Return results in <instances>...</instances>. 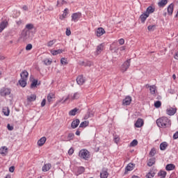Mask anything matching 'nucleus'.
Wrapping results in <instances>:
<instances>
[{
	"mask_svg": "<svg viewBox=\"0 0 178 178\" xmlns=\"http://www.w3.org/2000/svg\"><path fill=\"white\" fill-rule=\"evenodd\" d=\"M156 123L158 127L166 129L172 126V121L168 117H161L156 120Z\"/></svg>",
	"mask_w": 178,
	"mask_h": 178,
	"instance_id": "nucleus-1",
	"label": "nucleus"
},
{
	"mask_svg": "<svg viewBox=\"0 0 178 178\" xmlns=\"http://www.w3.org/2000/svg\"><path fill=\"white\" fill-rule=\"evenodd\" d=\"M79 156L81 159L88 161L90 159V152L87 149H82L79 152Z\"/></svg>",
	"mask_w": 178,
	"mask_h": 178,
	"instance_id": "nucleus-2",
	"label": "nucleus"
},
{
	"mask_svg": "<svg viewBox=\"0 0 178 178\" xmlns=\"http://www.w3.org/2000/svg\"><path fill=\"white\" fill-rule=\"evenodd\" d=\"M130 63H131V60H127L121 66V71L122 73H124V72H127V69L130 67Z\"/></svg>",
	"mask_w": 178,
	"mask_h": 178,
	"instance_id": "nucleus-3",
	"label": "nucleus"
},
{
	"mask_svg": "<svg viewBox=\"0 0 178 178\" xmlns=\"http://www.w3.org/2000/svg\"><path fill=\"white\" fill-rule=\"evenodd\" d=\"M10 88H2L0 90V95L1 97H6L8 95H10Z\"/></svg>",
	"mask_w": 178,
	"mask_h": 178,
	"instance_id": "nucleus-4",
	"label": "nucleus"
},
{
	"mask_svg": "<svg viewBox=\"0 0 178 178\" xmlns=\"http://www.w3.org/2000/svg\"><path fill=\"white\" fill-rule=\"evenodd\" d=\"M72 22H74V23L79 22V19L80 17H81V13H74L72 15Z\"/></svg>",
	"mask_w": 178,
	"mask_h": 178,
	"instance_id": "nucleus-5",
	"label": "nucleus"
},
{
	"mask_svg": "<svg viewBox=\"0 0 178 178\" xmlns=\"http://www.w3.org/2000/svg\"><path fill=\"white\" fill-rule=\"evenodd\" d=\"M105 48V45L104 43H101L100 44L97 46L96 51L95 52V55H99L102 51H104V49Z\"/></svg>",
	"mask_w": 178,
	"mask_h": 178,
	"instance_id": "nucleus-6",
	"label": "nucleus"
},
{
	"mask_svg": "<svg viewBox=\"0 0 178 178\" xmlns=\"http://www.w3.org/2000/svg\"><path fill=\"white\" fill-rule=\"evenodd\" d=\"M76 83L79 86H83L86 83V79L83 75H79L76 79Z\"/></svg>",
	"mask_w": 178,
	"mask_h": 178,
	"instance_id": "nucleus-7",
	"label": "nucleus"
},
{
	"mask_svg": "<svg viewBox=\"0 0 178 178\" xmlns=\"http://www.w3.org/2000/svg\"><path fill=\"white\" fill-rule=\"evenodd\" d=\"M131 104V97L127 96L123 100H122V105L124 106H127Z\"/></svg>",
	"mask_w": 178,
	"mask_h": 178,
	"instance_id": "nucleus-8",
	"label": "nucleus"
},
{
	"mask_svg": "<svg viewBox=\"0 0 178 178\" xmlns=\"http://www.w3.org/2000/svg\"><path fill=\"white\" fill-rule=\"evenodd\" d=\"M79 65L81 66H85L86 67H91V66L94 65V63H92V61H80Z\"/></svg>",
	"mask_w": 178,
	"mask_h": 178,
	"instance_id": "nucleus-9",
	"label": "nucleus"
},
{
	"mask_svg": "<svg viewBox=\"0 0 178 178\" xmlns=\"http://www.w3.org/2000/svg\"><path fill=\"white\" fill-rule=\"evenodd\" d=\"M9 23L8 22L7 20H4L0 23V33H2L6 27H8Z\"/></svg>",
	"mask_w": 178,
	"mask_h": 178,
	"instance_id": "nucleus-10",
	"label": "nucleus"
},
{
	"mask_svg": "<svg viewBox=\"0 0 178 178\" xmlns=\"http://www.w3.org/2000/svg\"><path fill=\"white\" fill-rule=\"evenodd\" d=\"M177 111V108L170 107V108H168L166 110V113L167 115H169V116H173V115L176 113Z\"/></svg>",
	"mask_w": 178,
	"mask_h": 178,
	"instance_id": "nucleus-11",
	"label": "nucleus"
},
{
	"mask_svg": "<svg viewBox=\"0 0 178 178\" xmlns=\"http://www.w3.org/2000/svg\"><path fill=\"white\" fill-rule=\"evenodd\" d=\"M51 168H52V165L49 163L44 164V165L42 168V172H49L51 170Z\"/></svg>",
	"mask_w": 178,
	"mask_h": 178,
	"instance_id": "nucleus-12",
	"label": "nucleus"
},
{
	"mask_svg": "<svg viewBox=\"0 0 178 178\" xmlns=\"http://www.w3.org/2000/svg\"><path fill=\"white\" fill-rule=\"evenodd\" d=\"M149 17V15L147 13L144 12L142 15H140L139 19H140L141 23H145L147 18Z\"/></svg>",
	"mask_w": 178,
	"mask_h": 178,
	"instance_id": "nucleus-13",
	"label": "nucleus"
},
{
	"mask_svg": "<svg viewBox=\"0 0 178 178\" xmlns=\"http://www.w3.org/2000/svg\"><path fill=\"white\" fill-rule=\"evenodd\" d=\"M104 34H105V29L102 27L98 28L96 31L97 37H101L102 35H104Z\"/></svg>",
	"mask_w": 178,
	"mask_h": 178,
	"instance_id": "nucleus-14",
	"label": "nucleus"
},
{
	"mask_svg": "<svg viewBox=\"0 0 178 178\" xmlns=\"http://www.w3.org/2000/svg\"><path fill=\"white\" fill-rule=\"evenodd\" d=\"M143 126H144V120L141 118H138L135 123V127L140 128L143 127Z\"/></svg>",
	"mask_w": 178,
	"mask_h": 178,
	"instance_id": "nucleus-15",
	"label": "nucleus"
},
{
	"mask_svg": "<svg viewBox=\"0 0 178 178\" xmlns=\"http://www.w3.org/2000/svg\"><path fill=\"white\" fill-rule=\"evenodd\" d=\"M147 88H149L150 93L152 95H155V91H156V86L155 85L149 86L148 84L146 85Z\"/></svg>",
	"mask_w": 178,
	"mask_h": 178,
	"instance_id": "nucleus-16",
	"label": "nucleus"
},
{
	"mask_svg": "<svg viewBox=\"0 0 178 178\" xmlns=\"http://www.w3.org/2000/svg\"><path fill=\"white\" fill-rule=\"evenodd\" d=\"M79 124H80V120L76 119L75 120H73L71 124L72 129H76V127H79Z\"/></svg>",
	"mask_w": 178,
	"mask_h": 178,
	"instance_id": "nucleus-17",
	"label": "nucleus"
},
{
	"mask_svg": "<svg viewBox=\"0 0 178 178\" xmlns=\"http://www.w3.org/2000/svg\"><path fill=\"white\" fill-rule=\"evenodd\" d=\"M175 8V4L173 3H170L168 8H167V10H168V13L170 16H172L173 15V9Z\"/></svg>",
	"mask_w": 178,
	"mask_h": 178,
	"instance_id": "nucleus-18",
	"label": "nucleus"
},
{
	"mask_svg": "<svg viewBox=\"0 0 178 178\" xmlns=\"http://www.w3.org/2000/svg\"><path fill=\"white\" fill-rule=\"evenodd\" d=\"M133 169H134V164L129 163L125 168L124 175H126L127 173V172H131V170H133Z\"/></svg>",
	"mask_w": 178,
	"mask_h": 178,
	"instance_id": "nucleus-19",
	"label": "nucleus"
},
{
	"mask_svg": "<svg viewBox=\"0 0 178 178\" xmlns=\"http://www.w3.org/2000/svg\"><path fill=\"white\" fill-rule=\"evenodd\" d=\"M109 173H108V170H102L100 172V178H108Z\"/></svg>",
	"mask_w": 178,
	"mask_h": 178,
	"instance_id": "nucleus-20",
	"label": "nucleus"
},
{
	"mask_svg": "<svg viewBox=\"0 0 178 178\" xmlns=\"http://www.w3.org/2000/svg\"><path fill=\"white\" fill-rule=\"evenodd\" d=\"M0 154L5 156L8 154V147L3 146L0 148Z\"/></svg>",
	"mask_w": 178,
	"mask_h": 178,
	"instance_id": "nucleus-21",
	"label": "nucleus"
},
{
	"mask_svg": "<svg viewBox=\"0 0 178 178\" xmlns=\"http://www.w3.org/2000/svg\"><path fill=\"white\" fill-rule=\"evenodd\" d=\"M45 141H47V138L45 136L42 137L38 141V145L39 147H42L44 144H45Z\"/></svg>",
	"mask_w": 178,
	"mask_h": 178,
	"instance_id": "nucleus-22",
	"label": "nucleus"
},
{
	"mask_svg": "<svg viewBox=\"0 0 178 178\" xmlns=\"http://www.w3.org/2000/svg\"><path fill=\"white\" fill-rule=\"evenodd\" d=\"M155 12V8L152 7V6H149L146 11H145V13H147L149 16L150 13H154Z\"/></svg>",
	"mask_w": 178,
	"mask_h": 178,
	"instance_id": "nucleus-23",
	"label": "nucleus"
},
{
	"mask_svg": "<svg viewBox=\"0 0 178 178\" xmlns=\"http://www.w3.org/2000/svg\"><path fill=\"white\" fill-rule=\"evenodd\" d=\"M35 99H37V95L34 94L27 96L28 102H33V101H35Z\"/></svg>",
	"mask_w": 178,
	"mask_h": 178,
	"instance_id": "nucleus-24",
	"label": "nucleus"
},
{
	"mask_svg": "<svg viewBox=\"0 0 178 178\" xmlns=\"http://www.w3.org/2000/svg\"><path fill=\"white\" fill-rule=\"evenodd\" d=\"M18 83L21 87L24 88L27 86V79H23L21 78V79L19 80Z\"/></svg>",
	"mask_w": 178,
	"mask_h": 178,
	"instance_id": "nucleus-25",
	"label": "nucleus"
},
{
	"mask_svg": "<svg viewBox=\"0 0 178 178\" xmlns=\"http://www.w3.org/2000/svg\"><path fill=\"white\" fill-rule=\"evenodd\" d=\"M175 169H176V165H175V164L170 163L165 166V170L168 171L175 170Z\"/></svg>",
	"mask_w": 178,
	"mask_h": 178,
	"instance_id": "nucleus-26",
	"label": "nucleus"
},
{
	"mask_svg": "<svg viewBox=\"0 0 178 178\" xmlns=\"http://www.w3.org/2000/svg\"><path fill=\"white\" fill-rule=\"evenodd\" d=\"M155 162H156V159L155 157L151 158L147 162V166L151 167L153 165H155Z\"/></svg>",
	"mask_w": 178,
	"mask_h": 178,
	"instance_id": "nucleus-27",
	"label": "nucleus"
},
{
	"mask_svg": "<svg viewBox=\"0 0 178 178\" xmlns=\"http://www.w3.org/2000/svg\"><path fill=\"white\" fill-rule=\"evenodd\" d=\"M21 79L27 80V77H29V72L26 70H24L21 74H20Z\"/></svg>",
	"mask_w": 178,
	"mask_h": 178,
	"instance_id": "nucleus-28",
	"label": "nucleus"
},
{
	"mask_svg": "<svg viewBox=\"0 0 178 178\" xmlns=\"http://www.w3.org/2000/svg\"><path fill=\"white\" fill-rule=\"evenodd\" d=\"M169 145L166 142H163L160 144V149L161 151H165L166 148Z\"/></svg>",
	"mask_w": 178,
	"mask_h": 178,
	"instance_id": "nucleus-29",
	"label": "nucleus"
},
{
	"mask_svg": "<svg viewBox=\"0 0 178 178\" xmlns=\"http://www.w3.org/2000/svg\"><path fill=\"white\" fill-rule=\"evenodd\" d=\"M64 51L63 49H58V50H51V55H59V54H62Z\"/></svg>",
	"mask_w": 178,
	"mask_h": 178,
	"instance_id": "nucleus-30",
	"label": "nucleus"
},
{
	"mask_svg": "<svg viewBox=\"0 0 178 178\" xmlns=\"http://www.w3.org/2000/svg\"><path fill=\"white\" fill-rule=\"evenodd\" d=\"M73 140H74V134L70 133L67 136V140H65L64 141H72Z\"/></svg>",
	"mask_w": 178,
	"mask_h": 178,
	"instance_id": "nucleus-31",
	"label": "nucleus"
},
{
	"mask_svg": "<svg viewBox=\"0 0 178 178\" xmlns=\"http://www.w3.org/2000/svg\"><path fill=\"white\" fill-rule=\"evenodd\" d=\"M88 124H90L89 121H83L80 124L79 128H86L88 126Z\"/></svg>",
	"mask_w": 178,
	"mask_h": 178,
	"instance_id": "nucleus-32",
	"label": "nucleus"
},
{
	"mask_svg": "<svg viewBox=\"0 0 178 178\" xmlns=\"http://www.w3.org/2000/svg\"><path fill=\"white\" fill-rule=\"evenodd\" d=\"M79 111V108H75L69 112L70 116H76V113H77V111Z\"/></svg>",
	"mask_w": 178,
	"mask_h": 178,
	"instance_id": "nucleus-33",
	"label": "nucleus"
},
{
	"mask_svg": "<svg viewBox=\"0 0 178 178\" xmlns=\"http://www.w3.org/2000/svg\"><path fill=\"white\" fill-rule=\"evenodd\" d=\"M168 3V0H161V1L159 2L158 5L160 8H163L165 5Z\"/></svg>",
	"mask_w": 178,
	"mask_h": 178,
	"instance_id": "nucleus-34",
	"label": "nucleus"
},
{
	"mask_svg": "<svg viewBox=\"0 0 178 178\" xmlns=\"http://www.w3.org/2000/svg\"><path fill=\"white\" fill-rule=\"evenodd\" d=\"M166 175H167L166 171H163V170H160L159 172L158 173V176H160L161 178L166 177Z\"/></svg>",
	"mask_w": 178,
	"mask_h": 178,
	"instance_id": "nucleus-35",
	"label": "nucleus"
},
{
	"mask_svg": "<svg viewBox=\"0 0 178 178\" xmlns=\"http://www.w3.org/2000/svg\"><path fill=\"white\" fill-rule=\"evenodd\" d=\"M38 85V80L33 79V81L31 84V88H34V87H37Z\"/></svg>",
	"mask_w": 178,
	"mask_h": 178,
	"instance_id": "nucleus-36",
	"label": "nucleus"
},
{
	"mask_svg": "<svg viewBox=\"0 0 178 178\" xmlns=\"http://www.w3.org/2000/svg\"><path fill=\"white\" fill-rule=\"evenodd\" d=\"M110 51H111V52L113 54H118V51H119V48L116 47H112L111 46L110 47Z\"/></svg>",
	"mask_w": 178,
	"mask_h": 178,
	"instance_id": "nucleus-37",
	"label": "nucleus"
},
{
	"mask_svg": "<svg viewBox=\"0 0 178 178\" xmlns=\"http://www.w3.org/2000/svg\"><path fill=\"white\" fill-rule=\"evenodd\" d=\"M86 170V168L84 167H79L77 170V175H82V173H84Z\"/></svg>",
	"mask_w": 178,
	"mask_h": 178,
	"instance_id": "nucleus-38",
	"label": "nucleus"
},
{
	"mask_svg": "<svg viewBox=\"0 0 178 178\" xmlns=\"http://www.w3.org/2000/svg\"><path fill=\"white\" fill-rule=\"evenodd\" d=\"M3 113L5 116H9V113H10V110H9V108H3Z\"/></svg>",
	"mask_w": 178,
	"mask_h": 178,
	"instance_id": "nucleus-39",
	"label": "nucleus"
},
{
	"mask_svg": "<svg viewBox=\"0 0 178 178\" xmlns=\"http://www.w3.org/2000/svg\"><path fill=\"white\" fill-rule=\"evenodd\" d=\"M56 42V40L54 39L52 40H50L47 42V47H53L54 44Z\"/></svg>",
	"mask_w": 178,
	"mask_h": 178,
	"instance_id": "nucleus-40",
	"label": "nucleus"
},
{
	"mask_svg": "<svg viewBox=\"0 0 178 178\" xmlns=\"http://www.w3.org/2000/svg\"><path fill=\"white\" fill-rule=\"evenodd\" d=\"M43 63L46 66H49V65H51V63H52V60H51L48 58H46L45 60H43Z\"/></svg>",
	"mask_w": 178,
	"mask_h": 178,
	"instance_id": "nucleus-41",
	"label": "nucleus"
},
{
	"mask_svg": "<svg viewBox=\"0 0 178 178\" xmlns=\"http://www.w3.org/2000/svg\"><path fill=\"white\" fill-rule=\"evenodd\" d=\"M155 176V172H152V171H150L146 175V178H154Z\"/></svg>",
	"mask_w": 178,
	"mask_h": 178,
	"instance_id": "nucleus-42",
	"label": "nucleus"
},
{
	"mask_svg": "<svg viewBox=\"0 0 178 178\" xmlns=\"http://www.w3.org/2000/svg\"><path fill=\"white\" fill-rule=\"evenodd\" d=\"M138 144V141L136 139H135L130 143V147H136V145H137Z\"/></svg>",
	"mask_w": 178,
	"mask_h": 178,
	"instance_id": "nucleus-43",
	"label": "nucleus"
},
{
	"mask_svg": "<svg viewBox=\"0 0 178 178\" xmlns=\"http://www.w3.org/2000/svg\"><path fill=\"white\" fill-rule=\"evenodd\" d=\"M79 98H80V93L79 92H75L72 97V99H79Z\"/></svg>",
	"mask_w": 178,
	"mask_h": 178,
	"instance_id": "nucleus-44",
	"label": "nucleus"
},
{
	"mask_svg": "<svg viewBox=\"0 0 178 178\" xmlns=\"http://www.w3.org/2000/svg\"><path fill=\"white\" fill-rule=\"evenodd\" d=\"M156 27V26H155V25H149L148 26H147V30L149 31H154V30H155V28Z\"/></svg>",
	"mask_w": 178,
	"mask_h": 178,
	"instance_id": "nucleus-45",
	"label": "nucleus"
},
{
	"mask_svg": "<svg viewBox=\"0 0 178 178\" xmlns=\"http://www.w3.org/2000/svg\"><path fill=\"white\" fill-rule=\"evenodd\" d=\"M26 29H27V30H33V29H34V25L33 24H27L26 25Z\"/></svg>",
	"mask_w": 178,
	"mask_h": 178,
	"instance_id": "nucleus-46",
	"label": "nucleus"
},
{
	"mask_svg": "<svg viewBox=\"0 0 178 178\" xmlns=\"http://www.w3.org/2000/svg\"><path fill=\"white\" fill-rule=\"evenodd\" d=\"M60 63H61V65H67V58H62L60 59Z\"/></svg>",
	"mask_w": 178,
	"mask_h": 178,
	"instance_id": "nucleus-47",
	"label": "nucleus"
},
{
	"mask_svg": "<svg viewBox=\"0 0 178 178\" xmlns=\"http://www.w3.org/2000/svg\"><path fill=\"white\" fill-rule=\"evenodd\" d=\"M52 98H54V94L49 93L47 95V101H48V102H51L52 101Z\"/></svg>",
	"mask_w": 178,
	"mask_h": 178,
	"instance_id": "nucleus-48",
	"label": "nucleus"
},
{
	"mask_svg": "<svg viewBox=\"0 0 178 178\" xmlns=\"http://www.w3.org/2000/svg\"><path fill=\"white\" fill-rule=\"evenodd\" d=\"M161 105L162 103L161 102V101H156V102H154L155 108H161Z\"/></svg>",
	"mask_w": 178,
	"mask_h": 178,
	"instance_id": "nucleus-49",
	"label": "nucleus"
},
{
	"mask_svg": "<svg viewBox=\"0 0 178 178\" xmlns=\"http://www.w3.org/2000/svg\"><path fill=\"white\" fill-rule=\"evenodd\" d=\"M33 49V44H28L26 47V51H31Z\"/></svg>",
	"mask_w": 178,
	"mask_h": 178,
	"instance_id": "nucleus-50",
	"label": "nucleus"
},
{
	"mask_svg": "<svg viewBox=\"0 0 178 178\" xmlns=\"http://www.w3.org/2000/svg\"><path fill=\"white\" fill-rule=\"evenodd\" d=\"M67 10H68L67 8H65L64 10V12H63V15H62L63 16V19H65L66 17V16H67Z\"/></svg>",
	"mask_w": 178,
	"mask_h": 178,
	"instance_id": "nucleus-51",
	"label": "nucleus"
},
{
	"mask_svg": "<svg viewBox=\"0 0 178 178\" xmlns=\"http://www.w3.org/2000/svg\"><path fill=\"white\" fill-rule=\"evenodd\" d=\"M65 34L66 35H67V37H69V35L72 34V31H70V29L69 28L66 29Z\"/></svg>",
	"mask_w": 178,
	"mask_h": 178,
	"instance_id": "nucleus-52",
	"label": "nucleus"
},
{
	"mask_svg": "<svg viewBox=\"0 0 178 178\" xmlns=\"http://www.w3.org/2000/svg\"><path fill=\"white\" fill-rule=\"evenodd\" d=\"M155 154H156L155 149H152L149 154L150 156H154Z\"/></svg>",
	"mask_w": 178,
	"mask_h": 178,
	"instance_id": "nucleus-53",
	"label": "nucleus"
},
{
	"mask_svg": "<svg viewBox=\"0 0 178 178\" xmlns=\"http://www.w3.org/2000/svg\"><path fill=\"white\" fill-rule=\"evenodd\" d=\"M74 153V149H73V147H71L68 150V155H73Z\"/></svg>",
	"mask_w": 178,
	"mask_h": 178,
	"instance_id": "nucleus-54",
	"label": "nucleus"
},
{
	"mask_svg": "<svg viewBox=\"0 0 178 178\" xmlns=\"http://www.w3.org/2000/svg\"><path fill=\"white\" fill-rule=\"evenodd\" d=\"M91 116H94L92 113H90V111L88 112V114L85 115V119H88V118H91Z\"/></svg>",
	"mask_w": 178,
	"mask_h": 178,
	"instance_id": "nucleus-55",
	"label": "nucleus"
},
{
	"mask_svg": "<svg viewBox=\"0 0 178 178\" xmlns=\"http://www.w3.org/2000/svg\"><path fill=\"white\" fill-rule=\"evenodd\" d=\"M172 138H173L174 140H177V138H178V131H176V132L174 134V135H173V136H172Z\"/></svg>",
	"mask_w": 178,
	"mask_h": 178,
	"instance_id": "nucleus-56",
	"label": "nucleus"
},
{
	"mask_svg": "<svg viewBox=\"0 0 178 178\" xmlns=\"http://www.w3.org/2000/svg\"><path fill=\"white\" fill-rule=\"evenodd\" d=\"M45 104H47V99H43L42 101V102H41V106H42V108L44 107V106H45Z\"/></svg>",
	"mask_w": 178,
	"mask_h": 178,
	"instance_id": "nucleus-57",
	"label": "nucleus"
},
{
	"mask_svg": "<svg viewBox=\"0 0 178 178\" xmlns=\"http://www.w3.org/2000/svg\"><path fill=\"white\" fill-rule=\"evenodd\" d=\"M118 42L120 44V45H123V44H124V39L121 38L118 40Z\"/></svg>",
	"mask_w": 178,
	"mask_h": 178,
	"instance_id": "nucleus-58",
	"label": "nucleus"
},
{
	"mask_svg": "<svg viewBox=\"0 0 178 178\" xmlns=\"http://www.w3.org/2000/svg\"><path fill=\"white\" fill-rule=\"evenodd\" d=\"M7 128H8V130H9L10 131H12V130H13V126H10V124H8Z\"/></svg>",
	"mask_w": 178,
	"mask_h": 178,
	"instance_id": "nucleus-59",
	"label": "nucleus"
},
{
	"mask_svg": "<svg viewBox=\"0 0 178 178\" xmlns=\"http://www.w3.org/2000/svg\"><path fill=\"white\" fill-rule=\"evenodd\" d=\"M9 172H10L11 173H13V172H15V166L10 167Z\"/></svg>",
	"mask_w": 178,
	"mask_h": 178,
	"instance_id": "nucleus-60",
	"label": "nucleus"
},
{
	"mask_svg": "<svg viewBox=\"0 0 178 178\" xmlns=\"http://www.w3.org/2000/svg\"><path fill=\"white\" fill-rule=\"evenodd\" d=\"M174 58H175V59L178 60V51L175 53V55Z\"/></svg>",
	"mask_w": 178,
	"mask_h": 178,
	"instance_id": "nucleus-61",
	"label": "nucleus"
},
{
	"mask_svg": "<svg viewBox=\"0 0 178 178\" xmlns=\"http://www.w3.org/2000/svg\"><path fill=\"white\" fill-rule=\"evenodd\" d=\"M22 20H19V21H16V24H17L18 26H20V24H22Z\"/></svg>",
	"mask_w": 178,
	"mask_h": 178,
	"instance_id": "nucleus-62",
	"label": "nucleus"
},
{
	"mask_svg": "<svg viewBox=\"0 0 178 178\" xmlns=\"http://www.w3.org/2000/svg\"><path fill=\"white\" fill-rule=\"evenodd\" d=\"M80 131L77 130L75 133L76 136H80Z\"/></svg>",
	"mask_w": 178,
	"mask_h": 178,
	"instance_id": "nucleus-63",
	"label": "nucleus"
},
{
	"mask_svg": "<svg viewBox=\"0 0 178 178\" xmlns=\"http://www.w3.org/2000/svg\"><path fill=\"white\" fill-rule=\"evenodd\" d=\"M47 9L48 10H54V7L49 6Z\"/></svg>",
	"mask_w": 178,
	"mask_h": 178,
	"instance_id": "nucleus-64",
	"label": "nucleus"
}]
</instances>
